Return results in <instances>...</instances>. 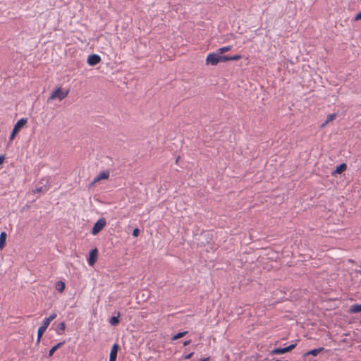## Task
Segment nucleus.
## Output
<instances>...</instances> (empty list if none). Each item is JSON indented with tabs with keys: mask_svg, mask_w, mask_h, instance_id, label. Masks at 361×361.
<instances>
[{
	"mask_svg": "<svg viewBox=\"0 0 361 361\" xmlns=\"http://www.w3.org/2000/svg\"><path fill=\"white\" fill-rule=\"evenodd\" d=\"M41 338L42 336H39V334H37V344L39 343Z\"/></svg>",
	"mask_w": 361,
	"mask_h": 361,
	"instance_id": "31",
	"label": "nucleus"
},
{
	"mask_svg": "<svg viewBox=\"0 0 361 361\" xmlns=\"http://www.w3.org/2000/svg\"><path fill=\"white\" fill-rule=\"evenodd\" d=\"M119 349V345L117 343H114L111 348L109 361H116L117 353Z\"/></svg>",
	"mask_w": 361,
	"mask_h": 361,
	"instance_id": "9",
	"label": "nucleus"
},
{
	"mask_svg": "<svg viewBox=\"0 0 361 361\" xmlns=\"http://www.w3.org/2000/svg\"><path fill=\"white\" fill-rule=\"evenodd\" d=\"M192 355H193V353H189L188 355H185V356L184 357V358H185V360L190 359V358L192 357Z\"/></svg>",
	"mask_w": 361,
	"mask_h": 361,
	"instance_id": "28",
	"label": "nucleus"
},
{
	"mask_svg": "<svg viewBox=\"0 0 361 361\" xmlns=\"http://www.w3.org/2000/svg\"><path fill=\"white\" fill-rule=\"evenodd\" d=\"M109 322L113 326L117 325L119 323V314L117 317H112Z\"/></svg>",
	"mask_w": 361,
	"mask_h": 361,
	"instance_id": "22",
	"label": "nucleus"
},
{
	"mask_svg": "<svg viewBox=\"0 0 361 361\" xmlns=\"http://www.w3.org/2000/svg\"><path fill=\"white\" fill-rule=\"evenodd\" d=\"M188 333V331H183V332H179L176 334H175L173 337H172V340L173 341H176L177 339H179L182 337H183L184 336L186 335V334Z\"/></svg>",
	"mask_w": 361,
	"mask_h": 361,
	"instance_id": "20",
	"label": "nucleus"
},
{
	"mask_svg": "<svg viewBox=\"0 0 361 361\" xmlns=\"http://www.w3.org/2000/svg\"><path fill=\"white\" fill-rule=\"evenodd\" d=\"M232 49V46H226L217 49V52L221 55L225 52L229 51Z\"/></svg>",
	"mask_w": 361,
	"mask_h": 361,
	"instance_id": "18",
	"label": "nucleus"
},
{
	"mask_svg": "<svg viewBox=\"0 0 361 361\" xmlns=\"http://www.w3.org/2000/svg\"><path fill=\"white\" fill-rule=\"evenodd\" d=\"M346 169H347L346 164L343 163L336 167V170L332 173V175L340 174V173H343V171H345L346 170Z\"/></svg>",
	"mask_w": 361,
	"mask_h": 361,
	"instance_id": "11",
	"label": "nucleus"
},
{
	"mask_svg": "<svg viewBox=\"0 0 361 361\" xmlns=\"http://www.w3.org/2000/svg\"><path fill=\"white\" fill-rule=\"evenodd\" d=\"M350 313H357V312H361V304L360 305H358V304H355V305H353L350 309H349V311H348Z\"/></svg>",
	"mask_w": 361,
	"mask_h": 361,
	"instance_id": "15",
	"label": "nucleus"
},
{
	"mask_svg": "<svg viewBox=\"0 0 361 361\" xmlns=\"http://www.w3.org/2000/svg\"><path fill=\"white\" fill-rule=\"evenodd\" d=\"M17 134H18V133H14V130H13L12 133L9 137L10 140L12 141L15 138V137L16 136Z\"/></svg>",
	"mask_w": 361,
	"mask_h": 361,
	"instance_id": "25",
	"label": "nucleus"
},
{
	"mask_svg": "<svg viewBox=\"0 0 361 361\" xmlns=\"http://www.w3.org/2000/svg\"><path fill=\"white\" fill-rule=\"evenodd\" d=\"M7 235L6 232H1L0 234V250H2L6 245Z\"/></svg>",
	"mask_w": 361,
	"mask_h": 361,
	"instance_id": "12",
	"label": "nucleus"
},
{
	"mask_svg": "<svg viewBox=\"0 0 361 361\" xmlns=\"http://www.w3.org/2000/svg\"><path fill=\"white\" fill-rule=\"evenodd\" d=\"M65 343V342H60L59 343H57L56 345H55L54 346H53L49 351V357H51L54 353L56 352V350L57 349H59L60 347H61L63 344Z\"/></svg>",
	"mask_w": 361,
	"mask_h": 361,
	"instance_id": "13",
	"label": "nucleus"
},
{
	"mask_svg": "<svg viewBox=\"0 0 361 361\" xmlns=\"http://www.w3.org/2000/svg\"><path fill=\"white\" fill-rule=\"evenodd\" d=\"M27 123V119L25 118H22L20 120L17 121V123L15 124L13 127L14 133H19V131L24 128V126Z\"/></svg>",
	"mask_w": 361,
	"mask_h": 361,
	"instance_id": "7",
	"label": "nucleus"
},
{
	"mask_svg": "<svg viewBox=\"0 0 361 361\" xmlns=\"http://www.w3.org/2000/svg\"><path fill=\"white\" fill-rule=\"evenodd\" d=\"M323 350H324L323 348H316V349L311 350L305 353V356H308V355L317 356Z\"/></svg>",
	"mask_w": 361,
	"mask_h": 361,
	"instance_id": "14",
	"label": "nucleus"
},
{
	"mask_svg": "<svg viewBox=\"0 0 361 361\" xmlns=\"http://www.w3.org/2000/svg\"><path fill=\"white\" fill-rule=\"evenodd\" d=\"M106 225V221L104 218L99 219L93 226L91 233L95 235L98 234Z\"/></svg>",
	"mask_w": 361,
	"mask_h": 361,
	"instance_id": "3",
	"label": "nucleus"
},
{
	"mask_svg": "<svg viewBox=\"0 0 361 361\" xmlns=\"http://www.w3.org/2000/svg\"><path fill=\"white\" fill-rule=\"evenodd\" d=\"M359 20H361V13H357L356 15V16L355 17V21Z\"/></svg>",
	"mask_w": 361,
	"mask_h": 361,
	"instance_id": "27",
	"label": "nucleus"
},
{
	"mask_svg": "<svg viewBox=\"0 0 361 361\" xmlns=\"http://www.w3.org/2000/svg\"><path fill=\"white\" fill-rule=\"evenodd\" d=\"M200 361H209V357L202 359Z\"/></svg>",
	"mask_w": 361,
	"mask_h": 361,
	"instance_id": "33",
	"label": "nucleus"
},
{
	"mask_svg": "<svg viewBox=\"0 0 361 361\" xmlns=\"http://www.w3.org/2000/svg\"><path fill=\"white\" fill-rule=\"evenodd\" d=\"M276 361H279V360H276Z\"/></svg>",
	"mask_w": 361,
	"mask_h": 361,
	"instance_id": "35",
	"label": "nucleus"
},
{
	"mask_svg": "<svg viewBox=\"0 0 361 361\" xmlns=\"http://www.w3.org/2000/svg\"><path fill=\"white\" fill-rule=\"evenodd\" d=\"M97 255L98 250L97 248H94L90 252L87 262L90 266H93L95 264L97 259Z\"/></svg>",
	"mask_w": 361,
	"mask_h": 361,
	"instance_id": "6",
	"label": "nucleus"
},
{
	"mask_svg": "<svg viewBox=\"0 0 361 361\" xmlns=\"http://www.w3.org/2000/svg\"><path fill=\"white\" fill-rule=\"evenodd\" d=\"M109 177V172L108 171H104L102 172H100L93 180V181L91 183V185H95L97 183L102 180H106Z\"/></svg>",
	"mask_w": 361,
	"mask_h": 361,
	"instance_id": "5",
	"label": "nucleus"
},
{
	"mask_svg": "<svg viewBox=\"0 0 361 361\" xmlns=\"http://www.w3.org/2000/svg\"><path fill=\"white\" fill-rule=\"evenodd\" d=\"M57 317V314L56 312L51 313L49 317L45 318L44 320H45L47 323L50 324L51 322H52L54 319H56Z\"/></svg>",
	"mask_w": 361,
	"mask_h": 361,
	"instance_id": "21",
	"label": "nucleus"
},
{
	"mask_svg": "<svg viewBox=\"0 0 361 361\" xmlns=\"http://www.w3.org/2000/svg\"><path fill=\"white\" fill-rule=\"evenodd\" d=\"M191 343V341L190 340H188V341H186L183 343V345L184 346H186L188 345H189L190 343Z\"/></svg>",
	"mask_w": 361,
	"mask_h": 361,
	"instance_id": "32",
	"label": "nucleus"
},
{
	"mask_svg": "<svg viewBox=\"0 0 361 361\" xmlns=\"http://www.w3.org/2000/svg\"><path fill=\"white\" fill-rule=\"evenodd\" d=\"M225 56L220 55L218 52L209 53L206 58V64L216 66L219 62H225Z\"/></svg>",
	"mask_w": 361,
	"mask_h": 361,
	"instance_id": "1",
	"label": "nucleus"
},
{
	"mask_svg": "<svg viewBox=\"0 0 361 361\" xmlns=\"http://www.w3.org/2000/svg\"><path fill=\"white\" fill-rule=\"evenodd\" d=\"M224 56L226 59L225 62L228 61H238L242 58V56L239 54L234 55L233 56Z\"/></svg>",
	"mask_w": 361,
	"mask_h": 361,
	"instance_id": "19",
	"label": "nucleus"
},
{
	"mask_svg": "<svg viewBox=\"0 0 361 361\" xmlns=\"http://www.w3.org/2000/svg\"><path fill=\"white\" fill-rule=\"evenodd\" d=\"M41 338L42 336H39V334H37V344L39 343Z\"/></svg>",
	"mask_w": 361,
	"mask_h": 361,
	"instance_id": "30",
	"label": "nucleus"
},
{
	"mask_svg": "<svg viewBox=\"0 0 361 361\" xmlns=\"http://www.w3.org/2000/svg\"><path fill=\"white\" fill-rule=\"evenodd\" d=\"M140 233V230L138 228H135L133 231V235L137 237Z\"/></svg>",
	"mask_w": 361,
	"mask_h": 361,
	"instance_id": "26",
	"label": "nucleus"
},
{
	"mask_svg": "<svg viewBox=\"0 0 361 361\" xmlns=\"http://www.w3.org/2000/svg\"><path fill=\"white\" fill-rule=\"evenodd\" d=\"M336 118V114H329L326 119V123H329L333 121Z\"/></svg>",
	"mask_w": 361,
	"mask_h": 361,
	"instance_id": "23",
	"label": "nucleus"
},
{
	"mask_svg": "<svg viewBox=\"0 0 361 361\" xmlns=\"http://www.w3.org/2000/svg\"><path fill=\"white\" fill-rule=\"evenodd\" d=\"M328 123H326V121L321 125V128L325 127Z\"/></svg>",
	"mask_w": 361,
	"mask_h": 361,
	"instance_id": "34",
	"label": "nucleus"
},
{
	"mask_svg": "<svg viewBox=\"0 0 361 361\" xmlns=\"http://www.w3.org/2000/svg\"><path fill=\"white\" fill-rule=\"evenodd\" d=\"M87 61L90 66H95L101 61V57L97 54H91L88 56Z\"/></svg>",
	"mask_w": 361,
	"mask_h": 361,
	"instance_id": "8",
	"label": "nucleus"
},
{
	"mask_svg": "<svg viewBox=\"0 0 361 361\" xmlns=\"http://www.w3.org/2000/svg\"><path fill=\"white\" fill-rule=\"evenodd\" d=\"M66 288V285H65V283L61 281H57L56 283V289L59 292V293H63L64 289Z\"/></svg>",
	"mask_w": 361,
	"mask_h": 361,
	"instance_id": "17",
	"label": "nucleus"
},
{
	"mask_svg": "<svg viewBox=\"0 0 361 361\" xmlns=\"http://www.w3.org/2000/svg\"><path fill=\"white\" fill-rule=\"evenodd\" d=\"M49 326V324L47 323L45 320H43L42 324L38 329L37 334H39V336H42L44 333L46 331L47 329Z\"/></svg>",
	"mask_w": 361,
	"mask_h": 361,
	"instance_id": "10",
	"label": "nucleus"
},
{
	"mask_svg": "<svg viewBox=\"0 0 361 361\" xmlns=\"http://www.w3.org/2000/svg\"><path fill=\"white\" fill-rule=\"evenodd\" d=\"M68 90L63 91L61 87H58L50 94L49 97L48 98V102H51L54 99L62 101L68 96Z\"/></svg>",
	"mask_w": 361,
	"mask_h": 361,
	"instance_id": "2",
	"label": "nucleus"
},
{
	"mask_svg": "<svg viewBox=\"0 0 361 361\" xmlns=\"http://www.w3.org/2000/svg\"><path fill=\"white\" fill-rule=\"evenodd\" d=\"M295 346H296V344H291L286 348H274L270 351L269 354L271 355H280V354L286 353L290 352L292 350H293L295 348Z\"/></svg>",
	"mask_w": 361,
	"mask_h": 361,
	"instance_id": "4",
	"label": "nucleus"
},
{
	"mask_svg": "<svg viewBox=\"0 0 361 361\" xmlns=\"http://www.w3.org/2000/svg\"><path fill=\"white\" fill-rule=\"evenodd\" d=\"M66 329V324L65 322H61L57 329H56V332L58 335H62Z\"/></svg>",
	"mask_w": 361,
	"mask_h": 361,
	"instance_id": "16",
	"label": "nucleus"
},
{
	"mask_svg": "<svg viewBox=\"0 0 361 361\" xmlns=\"http://www.w3.org/2000/svg\"><path fill=\"white\" fill-rule=\"evenodd\" d=\"M47 190L44 189L42 187L37 188L36 190L34 191V192H46Z\"/></svg>",
	"mask_w": 361,
	"mask_h": 361,
	"instance_id": "24",
	"label": "nucleus"
},
{
	"mask_svg": "<svg viewBox=\"0 0 361 361\" xmlns=\"http://www.w3.org/2000/svg\"><path fill=\"white\" fill-rule=\"evenodd\" d=\"M4 159H5V157L3 156V155H1L0 156V165L2 164L4 161Z\"/></svg>",
	"mask_w": 361,
	"mask_h": 361,
	"instance_id": "29",
	"label": "nucleus"
}]
</instances>
